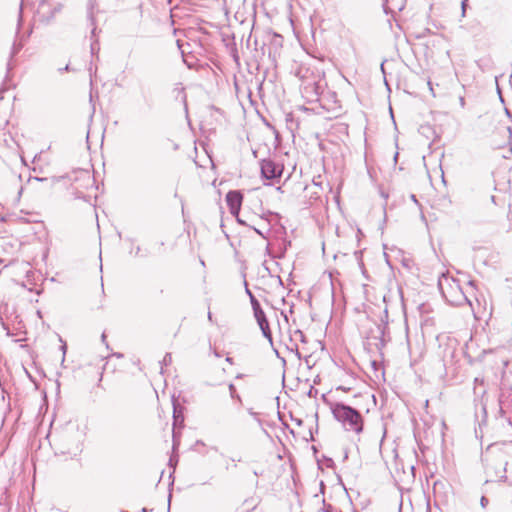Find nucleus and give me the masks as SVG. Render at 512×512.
I'll list each match as a JSON object with an SVG mask.
<instances>
[{"instance_id":"ddd939ff","label":"nucleus","mask_w":512,"mask_h":512,"mask_svg":"<svg viewBox=\"0 0 512 512\" xmlns=\"http://www.w3.org/2000/svg\"><path fill=\"white\" fill-rule=\"evenodd\" d=\"M173 418H174V425H176L178 422H183L184 418L180 413H178L176 406L174 405V411H173Z\"/></svg>"},{"instance_id":"a19ab883","label":"nucleus","mask_w":512,"mask_h":512,"mask_svg":"<svg viewBox=\"0 0 512 512\" xmlns=\"http://www.w3.org/2000/svg\"><path fill=\"white\" fill-rule=\"evenodd\" d=\"M507 421H508V423H509V424H511V425H512V420H511V418H510V417H507Z\"/></svg>"},{"instance_id":"c85d7f7f","label":"nucleus","mask_w":512,"mask_h":512,"mask_svg":"<svg viewBox=\"0 0 512 512\" xmlns=\"http://www.w3.org/2000/svg\"><path fill=\"white\" fill-rule=\"evenodd\" d=\"M497 89H498V94H499L500 100H501L502 103H504V99H503V97L501 95V91H500L499 87Z\"/></svg>"},{"instance_id":"49530a36","label":"nucleus","mask_w":512,"mask_h":512,"mask_svg":"<svg viewBox=\"0 0 512 512\" xmlns=\"http://www.w3.org/2000/svg\"><path fill=\"white\" fill-rule=\"evenodd\" d=\"M412 201H416L415 195H412Z\"/></svg>"},{"instance_id":"f704fd0d","label":"nucleus","mask_w":512,"mask_h":512,"mask_svg":"<svg viewBox=\"0 0 512 512\" xmlns=\"http://www.w3.org/2000/svg\"><path fill=\"white\" fill-rule=\"evenodd\" d=\"M208 319H209V321L212 322V313L211 312H208Z\"/></svg>"},{"instance_id":"4468645a","label":"nucleus","mask_w":512,"mask_h":512,"mask_svg":"<svg viewBox=\"0 0 512 512\" xmlns=\"http://www.w3.org/2000/svg\"><path fill=\"white\" fill-rule=\"evenodd\" d=\"M294 336L297 337L302 343L307 342L305 334L299 329L294 331Z\"/></svg>"},{"instance_id":"a211bd4d","label":"nucleus","mask_w":512,"mask_h":512,"mask_svg":"<svg viewBox=\"0 0 512 512\" xmlns=\"http://www.w3.org/2000/svg\"><path fill=\"white\" fill-rule=\"evenodd\" d=\"M22 48V44L21 43H14L13 44V47H12V52H11V56H14L16 55Z\"/></svg>"},{"instance_id":"0eeeda50","label":"nucleus","mask_w":512,"mask_h":512,"mask_svg":"<svg viewBox=\"0 0 512 512\" xmlns=\"http://www.w3.org/2000/svg\"><path fill=\"white\" fill-rule=\"evenodd\" d=\"M499 409L502 416H505L512 410V399H510V394L503 388L499 395Z\"/></svg>"},{"instance_id":"393cba45","label":"nucleus","mask_w":512,"mask_h":512,"mask_svg":"<svg viewBox=\"0 0 512 512\" xmlns=\"http://www.w3.org/2000/svg\"><path fill=\"white\" fill-rule=\"evenodd\" d=\"M505 113H506V115H507L509 118H511V117H512V112H511V110H510L508 107H505Z\"/></svg>"},{"instance_id":"2f4dec72","label":"nucleus","mask_w":512,"mask_h":512,"mask_svg":"<svg viewBox=\"0 0 512 512\" xmlns=\"http://www.w3.org/2000/svg\"><path fill=\"white\" fill-rule=\"evenodd\" d=\"M226 362L232 364L233 363V359L231 357H226Z\"/></svg>"},{"instance_id":"473e14b6","label":"nucleus","mask_w":512,"mask_h":512,"mask_svg":"<svg viewBox=\"0 0 512 512\" xmlns=\"http://www.w3.org/2000/svg\"><path fill=\"white\" fill-rule=\"evenodd\" d=\"M101 340H102V342H103V343H105V341H106V335H105V333H103V334H102V336H101Z\"/></svg>"},{"instance_id":"2eb2a0df","label":"nucleus","mask_w":512,"mask_h":512,"mask_svg":"<svg viewBox=\"0 0 512 512\" xmlns=\"http://www.w3.org/2000/svg\"><path fill=\"white\" fill-rule=\"evenodd\" d=\"M229 392H230L231 398L238 399L239 401H241L240 396L237 394L236 388L233 384H229Z\"/></svg>"},{"instance_id":"09e8293b","label":"nucleus","mask_w":512,"mask_h":512,"mask_svg":"<svg viewBox=\"0 0 512 512\" xmlns=\"http://www.w3.org/2000/svg\"><path fill=\"white\" fill-rule=\"evenodd\" d=\"M90 76L92 75V67L89 68Z\"/></svg>"},{"instance_id":"ea45409f","label":"nucleus","mask_w":512,"mask_h":512,"mask_svg":"<svg viewBox=\"0 0 512 512\" xmlns=\"http://www.w3.org/2000/svg\"><path fill=\"white\" fill-rule=\"evenodd\" d=\"M237 221L240 223V224H245L244 221H242L240 218H237Z\"/></svg>"},{"instance_id":"7c9ffc66","label":"nucleus","mask_w":512,"mask_h":512,"mask_svg":"<svg viewBox=\"0 0 512 512\" xmlns=\"http://www.w3.org/2000/svg\"><path fill=\"white\" fill-rule=\"evenodd\" d=\"M282 37L280 35H275V41L281 42Z\"/></svg>"},{"instance_id":"c9c22d12","label":"nucleus","mask_w":512,"mask_h":512,"mask_svg":"<svg viewBox=\"0 0 512 512\" xmlns=\"http://www.w3.org/2000/svg\"><path fill=\"white\" fill-rule=\"evenodd\" d=\"M295 421H296L297 425H301L302 424V420L301 419H296Z\"/></svg>"},{"instance_id":"9d476101","label":"nucleus","mask_w":512,"mask_h":512,"mask_svg":"<svg viewBox=\"0 0 512 512\" xmlns=\"http://www.w3.org/2000/svg\"><path fill=\"white\" fill-rule=\"evenodd\" d=\"M252 309L258 324L267 320L266 315L260 306V303L252 306Z\"/></svg>"},{"instance_id":"f257e3e1","label":"nucleus","mask_w":512,"mask_h":512,"mask_svg":"<svg viewBox=\"0 0 512 512\" xmlns=\"http://www.w3.org/2000/svg\"><path fill=\"white\" fill-rule=\"evenodd\" d=\"M438 288L442 297L450 305L459 307L464 305L471 306V301L463 291L458 279L448 274H442L438 279Z\"/></svg>"},{"instance_id":"bb28decb","label":"nucleus","mask_w":512,"mask_h":512,"mask_svg":"<svg viewBox=\"0 0 512 512\" xmlns=\"http://www.w3.org/2000/svg\"><path fill=\"white\" fill-rule=\"evenodd\" d=\"M254 230H255V232H256L258 235H260V236H261V237H263V238H266V236L261 232V230H258V229H256V228H255Z\"/></svg>"},{"instance_id":"8fccbe9b","label":"nucleus","mask_w":512,"mask_h":512,"mask_svg":"<svg viewBox=\"0 0 512 512\" xmlns=\"http://www.w3.org/2000/svg\"><path fill=\"white\" fill-rule=\"evenodd\" d=\"M313 394V391L312 389L309 391V396H311Z\"/></svg>"},{"instance_id":"20e7f679","label":"nucleus","mask_w":512,"mask_h":512,"mask_svg":"<svg viewBox=\"0 0 512 512\" xmlns=\"http://www.w3.org/2000/svg\"><path fill=\"white\" fill-rule=\"evenodd\" d=\"M60 10L61 5L51 7L49 0H41L37 8L36 15L40 22L49 23Z\"/></svg>"},{"instance_id":"7ed1b4c3","label":"nucleus","mask_w":512,"mask_h":512,"mask_svg":"<svg viewBox=\"0 0 512 512\" xmlns=\"http://www.w3.org/2000/svg\"><path fill=\"white\" fill-rule=\"evenodd\" d=\"M261 176L266 180L280 178L283 172V165L276 163L271 158L263 159L260 162Z\"/></svg>"},{"instance_id":"c03bdc74","label":"nucleus","mask_w":512,"mask_h":512,"mask_svg":"<svg viewBox=\"0 0 512 512\" xmlns=\"http://www.w3.org/2000/svg\"><path fill=\"white\" fill-rule=\"evenodd\" d=\"M65 71H68L69 70V65H66L65 68H64Z\"/></svg>"},{"instance_id":"b1692460","label":"nucleus","mask_w":512,"mask_h":512,"mask_svg":"<svg viewBox=\"0 0 512 512\" xmlns=\"http://www.w3.org/2000/svg\"><path fill=\"white\" fill-rule=\"evenodd\" d=\"M326 464L328 467H331L334 464V462L331 458H326Z\"/></svg>"},{"instance_id":"e433bc0d","label":"nucleus","mask_w":512,"mask_h":512,"mask_svg":"<svg viewBox=\"0 0 512 512\" xmlns=\"http://www.w3.org/2000/svg\"><path fill=\"white\" fill-rule=\"evenodd\" d=\"M329 95H331L332 97H336V93L335 92H328Z\"/></svg>"},{"instance_id":"423d86ee","label":"nucleus","mask_w":512,"mask_h":512,"mask_svg":"<svg viewBox=\"0 0 512 512\" xmlns=\"http://www.w3.org/2000/svg\"><path fill=\"white\" fill-rule=\"evenodd\" d=\"M242 201L243 195L238 190H231L226 194V202L233 215L237 216L239 213Z\"/></svg>"},{"instance_id":"c756f323","label":"nucleus","mask_w":512,"mask_h":512,"mask_svg":"<svg viewBox=\"0 0 512 512\" xmlns=\"http://www.w3.org/2000/svg\"><path fill=\"white\" fill-rule=\"evenodd\" d=\"M140 250H141L140 247L137 246L136 249H135V256L139 255Z\"/></svg>"},{"instance_id":"37998d69","label":"nucleus","mask_w":512,"mask_h":512,"mask_svg":"<svg viewBox=\"0 0 512 512\" xmlns=\"http://www.w3.org/2000/svg\"><path fill=\"white\" fill-rule=\"evenodd\" d=\"M495 147H496V148H501V147H502V145H501V144H495Z\"/></svg>"},{"instance_id":"cd10ccee","label":"nucleus","mask_w":512,"mask_h":512,"mask_svg":"<svg viewBox=\"0 0 512 512\" xmlns=\"http://www.w3.org/2000/svg\"><path fill=\"white\" fill-rule=\"evenodd\" d=\"M295 353H296V356L300 359L301 358V354H300L297 346L295 347Z\"/></svg>"},{"instance_id":"9b49d317","label":"nucleus","mask_w":512,"mask_h":512,"mask_svg":"<svg viewBox=\"0 0 512 512\" xmlns=\"http://www.w3.org/2000/svg\"><path fill=\"white\" fill-rule=\"evenodd\" d=\"M245 284V292L246 294L248 295L249 299H250V303H251V306H255L256 304H259V301L256 299V297L254 296V294L251 292V290L248 288V284L247 282L245 281L244 282Z\"/></svg>"},{"instance_id":"6e6552de","label":"nucleus","mask_w":512,"mask_h":512,"mask_svg":"<svg viewBox=\"0 0 512 512\" xmlns=\"http://www.w3.org/2000/svg\"><path fill=\"white\" fill-rule=\"evenodd\" d=\"M89 20H90L91 26H92V30H91L92 42L90 44V52H91V55L94 56V55L98 54V52L100 50V45H99L98 39L95 38L97 27H96V23H95V18L92 13L89 14Z\"/></svg>"},{"instance_id":"f03ea898","label":"nucleus","mask_w":512,"mask_h":512,"mask_svg":"<svg viewBox=\"0 0 512 512\" xmlns=\"http://www.w3.org/2000/svg\"><path fill=\"white\" fill-rule=\"evenodd\" d=\"M334 418L340 422L347 431H353L357 434L363 431V417L355 408L342 402L334 403L331 406Z\"/></svg>"},{"instance_id":"3c124183","label":"nucleus","mask_w":512,"mask_h":512,"mask_svg":"<svg viewBox=\"0 0 512 512\" xmlns=\"http://www.w3.org/2000/svg\"><path fill=\"white\" fill-rule=\"evenodd\" d=\"M142 512H148L146 508H143L142 509Z\"/></svg>"},{"instance_id":"f3484780","label":"nucleus","mask_w":512,"mask_h":512,"mask_svg":"<svg viewBox=\"0 0 512 512\" xmlns=\"http://www.w3.org/2000/svg\"><path fill=\"white\" fill-rule=\"evenodd\" d=\"M507 465H508V462L506 461L504 463V466L502 467V470L500 471V475H498V473H496V476L499 477L500 479H507V476H506Z\"/></svg>"},{"instance_id":"4c0bfd02","label":"nucleus","mask_w":512,"mask_h":512,"mask_svg":"<svg viewBox=\"0 0 512 512\" xmlns=\"http://www.w3.org/2000/svg\"><path fill=\"white\" fill-rule=\"evenodd\" d=\"M508 80H509V83H512V74L509 75Z\"/></svg>"},{"instance_id":"aec40b11","label":"nucleus","mask_w":512,"mask_h":512,"mask_svg":"<svg viewBox=\"0 0 512 512\" xmlns=\"http://www.w3.org/2000/svg\"><path fill=\"white\" fill-rule=\"evenodd\" d=\"M22 10H23V2L21 3V5H20V9H19V15H18V29L20 28L21 23H22Z\"/></svg>"},{"instance_id":"58836bf2","label":"nucleus","mask_w":512,"mask_h":512,"mask_svg":"<svg viewBox=\"0 0 512 512\" xmlns=\"http://www.w3.org/2000/svg\"><path fill=\"white\" fill-rule=\"evenodd\" d=\"M397 158H398V152L395 153L394 160L397 161Z\"/></svg>"},{"instance_id":"4be33fe9","label":"nucleus","mask_w":512,"mask_h":512,"mask_svg":"<svg viewBox=\"0 0 512 512\" xmlns=\"http://www.w3.org/2000/svg\"><path fill=\"white\" fill-rule=\"evenodd\" d=\"M480 504H481V506H482L483 508H485V507L487 506V504H488V499H487V497L482 496V497H481V500H480Z\"/></svg>"},{"instance_id":"1a4fd4ad","label":"nucleus","mask_w":512,"mask_h":512,"mask_svg":"<svg viewBox=\"0 0 512 512\" xmlns=\"http://www.w3.org/2000/svg\"><path fill=\"white\" fill-rule=\"evenodd\" d=\"M261 331H262V334L263 336L269 340L270 344L272 345L273 344V339H272V333H271V330H270V327H269V322L268 320H265L264 322H261L258 324Z\"/></svg>"},{"instance_id":"a878e982","label":"nucleus","mask_w":512,"mask_h":512,"mask_svg":"<svg viewBox=\"0 0 512 512\" xmlns=\"http://www.w3.org/2000/svg\"><path fill=\"white\" fill-rule=\"evenodd\" d=\"M66 349H67V346H66V344L64 343V344L61 346V350L63 351V357L65 356ZM62 361H64V358L62 359Z\"/></svg>"},{"instance_id":"72a5a7b5","label":"nucleus","mask_w":512,"mask_h":512,"mask_svg":"<svg viewBox=\"0 0 512 512\" xmlns=\"http://www.w3.org/2000/svg\"><path fill=\"white\" fill-rule=\"evenodd\" d=\"M491 199H492V201H493L495 204H498V203H497V201H496V199H497V197H496V196H492V197H491Z\"/></svg>"},{"instance_id":"a18cd8bd","label":"nucleus","mask_w":512,"mask_h":512,"mask_svg":"<svg viewBox=\"0 0 512 512\" xmlns=\"http://www.w3.org/2000/svg\"><path fill=\"white\" fill-rule=\"evenodd\" d=\"M86 176H87V179L90 180V175L88 173H86Z\"/></svg>"},{"instance_id":"6ab92c4d","label":"nucleus","mask_w":512,"mask_h":512,"mask_svg":"<svg viewBox=\"0 0 512 512\" xmlns=\"http://www.w3.org/2000/svg\"><path fill=\"white\" fill-rule=\"evenodd\" d=\"M303 71H304L305 73H307V72H308V69H306V68H305V69H304V68H299V69L297 70V72H296V75H297L300 79H304V78H305V74H303Z\"/></svg>"},{"instance_id":"412c9836","label":"nucleus","mask_w":512,"mask_h":512,"mask_svg":"<svg viewBox=\"0 0 512 512\" xmlns=\"http://www.w3.org/2000/svg\"><path fill=\"white\" fill-rule=\"evenodd\" d=\"M323 503H324V508H323L324 512H332L333 511V507L331 504H326L325 501H323Z\"/></svg>"},{"instance_id":"de8ad7c7","label":"nucleus","mask_w":512,"mask_h":512,"mask_svg":"<svg viewBox=\"0 0 512 512\" xmlns=\"http://www.w3.org/2000/svg\"><path fill=\"white\" fill-rule=\"evenodd\" d=\"M242 377H243V375H242V374H238V375H237V378H242Z\"/></svg>"},{"instance_id":"5701e85b","label":"nucleus","mask_w":512,"mask_h":512,"mask_svg":"<svg viewBox=\"0 0 512 512\" xmlns=\"http://www.w3.org/2000/svg\"><path fill=\"white\" fill-rule=\"evenodd\" d=\"M466 3H467V0H462L461 6H462V12H463V15L465 14V10H466Z\"/></svg>"},{"instance_id":"dca6fc26","label":"nucleus","mask_w":512,"mask_h":512,"mask_svg":"<svg viewBox=\"0 0 512 512\" xmlns=\"http://www.w3.org/2000/svg\"><path fill=\"white\" fill-rule=\"evenodd\" d=\"M506 129L509 134L507 144L509 146V152L512 153V127L508 126Z\"/></svg>"},{"instance_id":"f8f14e48","label":"nucleus","mask_w":512,"mask_h":512,"mask_svg":"<svg viewBox=\"0 0 512 512\" xmlns=\"http://www.w3.org/2000/svg\"><path fill=\"white\" fill-rule=\"evenodd\" d=\"M172 362V355L171 353H166L163 360L160 362L161 364V372H163V366H168Z\"/></svg>"},{"instance_id":"79ce46f5","label":"nucleus","mask_w":512,"mask_h":512,"mask_svg":"<svg viewBox=\"0 0 512 512\" xmlns=\"http://www.w3.org/2000/svg\"><path fill=\"white\" fill-rule=\"evenodd\" d=\"M177 45H178L179 49H181L180 40H177Z\"/></svg>"},{"instance_id":"39448f33","label":"nucleus","mask_w":512,"mask_h":512,"mask_svg":"<svg viewBox=\"0 0 512 512\" xmlns=\"http://www.w3.org/2000/svg\"><path fill=\"white\" fill-rule=\"evenodd\" d=\"M327 83L324 79L318 81L304 83V91L307 95L312 98L319 99L320 96L324 95Z\"/></svg>"}]
</instances>
